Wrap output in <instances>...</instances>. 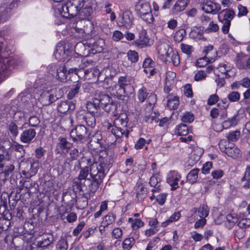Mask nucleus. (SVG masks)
<instances>
[{
  "instance_id": "obj_23",
  "label": "nucleus",
  "mask_w": 250,
  "mask_h": 250,
  "mask_svg": "<svg viewBox=\"0 0 250 250\" xmlns=\"http://www.w3.org/2000/svg\"><path fill=\"white\" fill-rule=\"evenodd\" d=\"M39 100L43 106L49 105L54 102L50 89L43 90L41 94Z\"/></svg>"
},
{
  "instance_id": "obj_40",
  "label": "nucleus",
  "mask_w": 250,
  "mask_h": 250,
  "mask_svg": "<svg viewBox=\"0 0 250 250\" xmlns=\"http://www.w3.org/2000/svg\"><path fill=\"white\" fill-rule=\"evenodd\" d=\"M83 45L84 46L86 45L88 47V48H90V49H88V51L92 54H96L98 53H100L103 51V48L102 46L99 47L98 45V43L96 42H94L93 43H87V42L83 43Z\"/></svg>"
},
{
  "instance_id": "obj_62",
  "label": "nucleus",
  "mask_w": 250,
  "mask_h": 250,
  "mask_svg": "<svg viewBox=\"0 0 250 250\" xmlns=\"http://www.w3.org/2000/svg\"><path fill=\"white\" fill-rule=\"evenodd\" d=\"M67 248L68 244L65 239H62L57 242L56 245L57 250H67Z\"/></svg>"
},
{
  "instance_id": "obj_2",
  "label": "nucleus",
  "mask_w": 250,
  "mask_h": 250,
  "mask_svg": "<svg viewBox=\"0 0 250 250\" xmlns=\"http://www.w3.org/2000/svg\"><path fill=\"white\" fill-rule=\"evenodd\" d=\"M83 0H67L64 3H60L55 9V13L63 18L71 19L80 14Z\"/></svg>"
},
{
  "instance_id": "obj_41",
  "label": "nucleus",
  "mask_w": 250,
  "mask_h": 250,
  "mask_svg": "<svg viewBox=\"0 0 250 250\" xmlns=\"http://www.w3.org/2000/svg\"><path fill=\"white\" fill-rule=\"evenodd\" d=\"M49 89L54 102L61 98L64 95L63 90L62 88L54 87Z\"/></svg>"
},
{
  "instance_id": "obj_14",
  "label": "nucleus",
  "mask_w": 250,
  "mask_h": 250,
  "mask_svg": "<svg viewBox=\"0 0 250 250\" xmlns=\"http://www.w3.org/2000/svg\"><path fill=\"white\" fill-rule=\"evenodd\" d=\"M83 22H84V23H85L86 21L84 20H80L77 21L76 23L75 28L77 33V35H76L75 36L80 39L88 40L89 38H91L92 37V35L90 34V33H91L92 31L91 30V28L92 27L93 25L90 22H89L90 26V31H89L87 30V27H85L84 26H83V28L80 27L81 25L83 23Z\"/></svg>"
},
{
  "instance_id": "obj_6",
  "label": "nucleus",
  "mask_w": 250,
  "mask_h": 250,
  "mask_svg": "<svg viewBox=\"0 0 250 250\" xmlns=\"http://www.w3.org/2000/svg\"><path fill=\"white\" fill-rule=\"evenodd\" d=\"M135 10L138 16L147 24L152 23L154 21V18L149 2L143 0H139L135 5Z\"/></svg>"
},
{
  "instance_id": "obj_15",
  "label": "nucleus",
  "mask_w": 250,
  "mask_h": 250,
  "mask_svg": "<svg viewBox=\"0 0 250 250\" xmlns=\"http://www.w3.org/2000/svg\"><path fill=\"white\" fill-rule=\"evenodd\" d=\"M12 144L9 140H5L0 143V162L10 161Z\"/></svg>"
},
{
  "instance_id": "obj_21",
  "label": "nucleus",
  "mask_w": 250,
  "mask_h": 250,
  "mask_svg": "<svg viewBox=\"0 0 250 250\" xmlns=\"http://www.w3.org/2000/svg\"><path fill=\"white\" fill-rule=\"evenodd\" d=\"M190 2V0H177L170 10L172 15H177L183 11Z\"/></svg>"
},
{
  "instance_id": "obj_57",
  "label": "nucleus",
  "mask_w": 250,
  "mask_h": 250,
  "mask_svg": "<svg viewBox=\"0 0 250 250\" xmlns=\"http://www.w3.org/2000/svg\"><path fill=\"white\" fill-rule=\"evenodd\" d=\"M10 224V222L0 216V233L7 230Z\"/></svg>"
},
{
  "instance_id": "obj_18",
  "label": "nucleus",
  "mask_w": 250,
  "mask_h": 250,
  "mask_svg": "<svg viewBox=\"0 0 250 250\" xmlns=\"http://www.w3.org/2000/svg\"><path fill=\"white\" fill-rule=\"evenodd\" d=\"M36 135V132L34 129H25L20 134V141L23 143L29 144L32 142Z\"/></svg>"
},
{
  "instance_id": "obj_59",
  "label": "nucleus",
  "mask_w": 250,
  "mask_h": 250,
  "mask_svg": "<svg viewBox=\"0 0 250 250\" xmlns=\"http://www.w3.org/2000/svg\"><path fill=\"white\" fill-rule=\"evenodd\" d=\"M227 98L230 102H238L240 99V94L237 91H232L228 95Z\"/></svg>"
},
{
  "instance_id": "obj_53",
  "label": "nucleus",
  "mask_w": 250,
  "mask_h": 250,
  "mask_svg": "<svg viewBox=\"0 0 250 250\" xmlns=\"http://www.w3.org/2000/svg\"><path fill=\"white\" fill-rule=\"evenodd\" d=\"M61 65V64H55L52 63L48 65L47 67V70L49 74H50L52 76L55 77L57 73V71L60 68V66Z\"/></svg>"
},
{
  "instance_id": "obj_43",
  "label": "nucleus",
  "mask_w": 250,
  "mask_h": 250,
  "mask_svg": "<svg viewBox=\"0 0 250 250\" xmlns=\"http://www.w3.org/2000/svg\"><path fill=\"white\" fill-rule=\"evenodd\" d=\"M40 124V119L36 116H32L29 119V123H24L22 127H21L22 129L25 128V125L27 124L29 125V126L31 127H37L39 126Z\"/></svg>"
},
{
  "instance_id": "obj_51",
  "label": "nucleus",
  "mask_w": 250,
  "mask_h": 250,
  "mask_svg": "<svg viewBox=\"0 0 250 250\" xmlns=\"http://www.w3.org/2000/svg\"><path fill=\"white\" fill-rule=\"evenodd\" d=\"M226 219L229 224L230 228H231L238 221V216L235 213L228 214L226 216Z\"/></svg>"
},
{
  "instance_id": "obj_27",
  "label": "nucleus",
  "mask_w": 250,
  "mask_h": 250,
  "mask_svg": "<svg viewBox=\"0 0 250 250\" xmlns=\"http://www.w3.org/2000/svg\"><path fill=\"white\" fill-rule=\"evenodd\" d=\"M100 81L103 82V86L104 89L108 90L111 94L115 96L116 93L114 92V86L117 83L114 82V80L102 77Z\"/></svg>"
},
{
  "instance_id": "obj_35",
  "label": "nucleus",
  "mask_w": 250,
  "mask_h": 250,
  "mask_svg": "<svg viewBox=\"0 0 250 250\" xmlns=\"http://www.w3.org/2000/svg\"><path fill=\"white\" fill-rule=\"evenodd\" d=\"M203 29L202 26H194L191 28L189 36L192 39H201L203 35Z\"/></svg>"
},
{
  "instance_id": "obj_12",
  "label": "nucleus",
  "mask_w": 250,
  "mask_h": 250,
  "mask_svg": "<svg viewBox=\"0 0 250 250\" xmlns=\"http://www.w3.org/2000/svg\"><path fill=\"white\" fill-rule=\"evenodd\" d=\"M73 145V143L69 142L66 137L60 136L58 139L55 151L57 154H66L72 147Z\"/></svg>"
},
{
  "instance_id": "obj_22",
  "label": "nucleus",
  "mask_w": 250,
  "mask_h": 250,
  "mask_svg": "<svg viewBox=\"0 0 250 250\" xmlns=\"http://www.w3.org/2000/svg\"><path fill=\"white\" fill-rule=\"evenodd\" d=\"M133 18L132 13L129 11H124L119 21L120 26H124L126 28H130L133 24Z\"/></svg>"
},
{
  "instance_id": "obj_30",
  "label": "nucleus",
  "mask_w": 250,
  "mask_h": 250,
  "mask_svg": "<svg viewBox=\"0 0 250 250\" xmlns=\"http://www.w3.org/2000/svg\"><path fill=\"white\" fill-rule=\"evenodd\" d=\"M96 99L95 98L93 99L92 102H88L86 104V108L88 112L91 114L95 115L98 111H101V109L98 104H96Z\"/></svg>"
},
{
  "instance_id": "obj_9",
  "label": "nucleus",
  "mask_w": 250,
  "mask_h": 250,
  "mask_svg": "<svg viewBox=\"0 0 250 250\" xmlns=\"http://www.w3.org/2000/svg\"><path fill=\"white\" fill-rule=\"evenodd\" d=\"M220 150L228 156L236 159L240 156V150L233 143L226 140H221L218 144Z\"/></svg>"
},
{
  "instance_id": "obj_55",
  "label": "nucleus",
  "mask_w": 250,
  "mask_h": 250,
  "mask_svg": "<svg viewBox=\"0 0 250 250\" xmlns=\"http://www.w3.org/2000/svg\"><path fill=\"white\" fill-rule=\"evenodd\" d=\"M240 136V132L238 130H235L229 133L227 139L229 142H235L237 141Z\"/></svg>"
},
{
  "instance_id": "obj_34",
  "label": "nucleus",
  "mask_w": 250,
  "mask_h": 250,
  "mask_svg": "<svg viewBox=\"0 0 250 250\" xmlns=\"http://www.w3.org/2000/svg\"><path fill=\"white\" fill-rule=\"evenodd\" d=\"M82 83L81 82H76V83L72 85V88L69 91L67 94V98L69 100H71L78 95Z\"/></svg>"
},
{
  "instance_id": "obj_52",
  "label": "nucleus",
  "mask_w": 250,
  "mask_h": 250,
  "mask_svg": "<svg viewBox=\"0 0 250 250\" xmlns=\"http://www.w3.org/2000/svg\"><path fill=\"white\" fill-rule=\"evenodd\" d=\"M209 213V208L207 205H203L198 210V214L200 218L206 217Z\"/></svg>"
},
{
  "instance_id": "obj_10",
  "label": "nucleus",
  "mask_w": 250,
  "mask_h": 250,
  "mask_svg": "<svg viewBox=\"0 0 250 250\" xmlns=\"http://www.w3.org/2000/svg\"><path fill=\"white\" fill-rule=\"evenodd\" d=\"M4 3L0 6V20L1 22L6 21L12 14L13 8L18 5L17 0H3Z\"/></svg>"
},
{
  "instance_id": "obj_54",
  "label": "nucleus",
  "mask_w": 250,
  "mask_h": 250,
  "mask_svg": "<svg viewBox=\"0 0 250 250\" xmlns=\"http://www.w3.org/2000/svg\"><path fill=\"white\" fill-rule=\"evenodd\" d=\"M127 57L129 61L131 62H137L139 60L138 53L134 50H129L127 53Z\"/></svg>"
},
{
  "instance_id": "obj_11",
  "label": "nucleus",
  "mask_w": 250,
  "mask_h": 250,
  "mask_svg": "<svg viewBox=\"0 0 250 250\" xmlns=\"http://www.w3.org/2000/svg\"><path fill=\"white\" fill-rule=\"evenodd\" d=\"M80 63V56L77 53H74L73 56H70V58L63 64L68 69V73H74L80 77L79 75Z\"/></svg>"
},
{
  "instance_id": "obj_31",
  "label": "nucleus",
  "mask_w": 250,
  "mask_h": 250,
  "mask_svg": "<svg viewBox=\"0 0 250 250\" xmlns=\"http://www.w3.org/2000/svg\"><path fill=\"white\" fill-rule=\"evenodd\" d=\"M223 16V21H229L231 22V21L233 19L235 16V12L231 9L226 8L222 10L218 14V18H220L221 15Z\"/></svg>"
},
{
  "instance_id": "obj_32",
  "label": "nucleus",
  "mask_w": 250,
  "mask_h": 250,
  "mask_svg": "<svg viewBox=\"0 0 250 250\" xmlns=\"http://www.w3.org/2000/svg\"><path fill=\"white\" fill-rule=\"evenodd\" d=\"M167 106L170 109H176L179 105V97L169 95L167 96Z\"/></svg>"
},
{
  "instance_id": "obj_13",
  "label": "nucleus",
  "mask_w": 250,
  "mask_h": 250,
  "mask_svg": "<svg viewBox=\"0 0 250 250\" xmlns=\"http://www.w3.org/2000/svg\"><path fill=\"white\" fill-rule=\"evenodd\" d=\"M9 161H3L0 162V180L4 183L8 179L10 174L15 169L14 162H9Z\"/></svg>"
},
{
  "instance_id": "obj_42",
  "label": "nucleus",
  "mask_w": 250,
  "mask_h": 250,
  "mask_svg": "<svg viewBox=\"0 0 250 250\" xmlns=\"http://www.w3.org/2000/svg\"><path fill=\"white\" fill-rule=\"evenodd\" d=\"M116 219V215L113 213L109 212L104 216L103 218L102 224L104 226H108L112 224Z\"/></svg>"
},
{
  "instance_id": "obj_49",
  "label": "nucleus",
  "mask_w": 250,
  "mask_h": 250,
  "mask_svg": "<svg viewBox=\"0 0 250 250\" xmlns=\"http://www.w3.org/2000/svg\"><path fill=\"white\" fill-rule=\"evenodd\" d=\"M20 193V192L17 190L16 193V195L14 196H13L12 194H10V195H7L9 198V204L10 208L11 209L14 208L17 203V202L20 199L21 196H18L17 195V194H19Z\"/></svg>"
},
{
  "instance_id": "obj_46",
  "label": "nucleus",
  "mask_w": 250,
  "mask_h": 250,
  "mask_svg": "<svg viewBox=\"0 0 250 250\" xmlns=\"http://www.w3.org/2000/svg\"><path fill=\"white\" fill-rule=\"evenodd\" d=\"M84 118L83 121L87 126L91 128H94L96 124L95 115L87 113Z\"/></svg>"
},
{
  "instance_id": "obj_7",
  "label": "nucleus",
  "mask_w": 250,
  "mask_h": 250,
  "mask_svg": "<svg viewBox=\"0 0 250 250\" xmlns=\"http://www.w3.org/2000/svg\"><path fill=\"white\" fill-rule=\"evenodd\" d=\"M70 136L75 143L91 142V133L89 129L83 125H76L70 131Z\"/></svg>"
},
{
  "instance_id": "obj_37",
  "label": "nucleus",
  "mask_w": 250,
  "mask_h": 250,
  "mask_svg": "<svg viewBox=\"0 0 250 250\" xmlns=\"http://www.w3.org/2000/svg\"><path fill=\"white\" fill-rule=\"evenodd\" d=\"M172 48H170L167 44H163L161 45L158 49V53L165 57L166 60L169 57L172 53Z\"/></svg>"
},
{
  "instance_id": "obj_29",
  "label": "nucleus",
  "mask_w": 250,
  "mask_h": 250,
  "mask_svg": "<svg viewBox=\"0 0 250 250\" xmlns=\"http://www.w3.org/2000/svg\"><path fill=\"white\" fill-rule=\"evenodd\" d=\"M199 171L200 169L198 168L191 170L187 175V181L191 185L197 183Z\"/></svg>"
},
{
  "instance_id": "obj_24",
  "label": "nucleus",
  "mask_w": 250,
  "mask_h": 250,
  "mask_svg": "<svg viewBox=\"0 0 250 250\" xmlns=\"http://www.w3.org/2000/svg\"><path fill=\"white\" fill-rule=\"evenodd\" d=\"M83 5L81 8L80 14L85 17L90 16L93 13L92 3L91 0H83L81 6Z\"/></svg>"
},
{
  "instance_id": "obj_16",
  "label": "nucleus",
  "mask_w": 250,
  "mask_h": 250,
  "mask_svg": "<svg viewBox=\"0 0 250 250\" xmlns=\"http://www.w3.org/2000/svg\"><path fill=\"white\" fill-rule=\"evenodd\" d=\"M134 44L141 48L149 46L150 38L147 34V31L142 29L139 32V39L134 42Z\"/></svg>"
},
{
  "instance_id": "obj_38",
  "label": "nucleus",
  "mask_w": 250,
  "mask_h": 250,
  "mask_svg": "<svg viewBox=\"0 0 250 250\" xmlns=\"http://www.w3.org/2000/svg\"><path fill=\"white\" fill-rule=\"evenodd\" d=\"M175 133L178 136H186L189 133V129L187 125L181 124L176 126Z\"/></svg>"
},
{
  "instance_id": "obj_39",
  "label": "nucleus",
  "mask_w": 250,
  "mask_h": 250,
  "mask_svg": "<svg viewBox=\"0 0 250 250\" xmlns=\"http://www.w3.org/2000/svg\"><path fill=\"white\" fill-rule=\"evenodd\" d=\"M245 55L243 53H238L237 54L235 62L236 66L239 69H244L246 68L245 61L244 60Z\"/></svg>"
},
{
  "instance_id": "obj_47",
  "label": "nucleus",
  "mask_w": 250,
  "mask_h": 250,
  "mask_svg": "<svg viewBox=\"0 0 250 250\" xmlns=\"http://www.w3.org/2000/svg\"><path fill=\"white\" fill-rule=\"evenodd\" d=\"M166 61L169 62H172L173 64L177 66L180 63V57L177 53H174L172 51L171 54L169 57H167Z\"/></svg>"
},
{
  "instance_id": "obj_45",
  "label": "nucleus",
  "mask_w": 250,
  "mask_h": 250,
  "mask_svg": "<svg viewBox=\"0 0 250 250\" xmlns=\"http://www.w3.org/2000/svg\"><path fill=\"white\" fill-rule=\"evenodd\" d=\"M148 92L145 86H142L139 89L137 92V98L139 101L141 103H143L146 99L148 97Z\"/></svg>"
},
{
  "instance_id": "obj_17",
  "label": "nucleus",
  "mask_w": 250,
  "mask_h": 250,
  "mask_svg": "<svg viewBox=\"0 0 250 250\" xmlns=\"http://www.w3.org/2000/svg\"><path fill=\"white\" fill-rule=\"evenodd\" d=\"M202 9L207 13L216 14L221 10L220 5L212 0H207L202 4Z\"/></svg>"
},
{
  "instance_id": "obj_5",
  "label": "nucleus",
  "mask_w": 250,
  "mask_h": 250,
  "mask_svg": "<svg viewBox=\"0 0 250 250\" xmlns=\"http://www.w3.org/2000/svg\"><path fill=\"white\" fill-rule=\"evenodd\" d=\"M94 98L96 99V104L106 112H113L116 110L117 104L108 94L101 91L97 92Z\"/></svg>"
},
{
  "instance_id": "obj_33",
  "label": "nucleus",
  "mask_w": 250,
  "mask_h": 250,
  "mask_svg": "<svg viewBox=\"0 0 250 250\" xmlns=\"http://www.w3.org/2000/svg\"><path fill=\"white\" fill-rule=\"evenodd\" d=\"M7 129L11 136L15 139L19 135V127L17 124V121L14 120L10 122L7 125Z\"/></svg>"
},
{
  "instance_id": "obj_56",
  "label": "nucleus",
  "mask_w": 250,
  "mask_h": 250,
  "mask_svg": "<svg viewBox=\"0 0 250 250\" xmlns=\"http://www.w3.org/2000/svg\"><path fill=\"white\" fill-rule=\"evenodd\" d=\"M12 147L13 149H14L15 151L20 153V155L19 157L21 158L24 157L25 154V150L24 149L23 145L17 143L15 145H12Z\"/></svg>"
},
{
  "instance_id": "obj_50",
  "label": "nucleus",
  "mask_w": 250,
  "mask_h": 250,
  "mask_svg": "<svg viewBox=\"0 0 250 250\" xmlns=\"http://www.w3.org/2000/svg\"><path fill=\"white\" fill-rule=\"evenodd\" d=\"M186 35V30L184 29H180L175 32L174 36V40L176 42H180L183 41Z\"/></svg>"
},
{
  "instance_id": "obj_61",
  "label": "nucleus",
  "mask_w": 250,
  "mask_h": 250,
  "mask_svg": "<svg viewBox=\"0 0 250 250\" xmlns=\"http://www.w3.org/2000/svg\"><path fill=\"white\" fill-rule=\"evenodd\" d=\"M104 71L100 72V70L97 68H91V78L97 79V80L100 81L103 75Z\"/></svg>"
},
{
  "instance_id": "obj_1",
  "label": "nucleus",
  "mask_w": 250,
  "mask_h": 250,
  "mask_svg": "<svg viewBox=\"0 0 250 250\" xmlns=\"http://www.w3.org/2000/svg\"><path fill=\"white\" fill-rule=\"evenodd\" d=\"M88 166L82 167L79 162L80 172L77 177L72 181V187L79 191H83V188L87 190L89 194H94L103 182L107 171L111 165L109 157H101L99 163H92L91 159L87 160Z\"/></svg>"
},
{
  "instance_id": "obj_36",
  "label": "nucleus",
  "mask_w": 250,
  "mask_h": 250,
  "mask_svg": "<svg viewBox=\"0 0 250 250\" xmlns=\"http://www.w3.org/2000/svg\"><path fill=\"white\" fill-rule=\"evenodd\" d=\"M215 61V59L212 57H207L206 56L198 59L196 62V66L198 67L206 66L208 63H212Z\"/></svg>"
},
{
  "instance_id": "obj_60",
  "label": "nucleus",
  "mask_w": 250,
  "mask_h": 250,
  "mask_svg": "<svg viewBox=\"0 0 250 250\" xmlns=\"http://www.w3.org/2000/svg\"><path fill=\"white\" fill-rule=\"evenodd\" d=\"M107 209V202L105 201H103L100 205V209L94 213L95 218L99 217L102 214V212Z\"/></svg>"
},
{
  "instance_id": "obj_44",
  "label": "nucleus",
  "mask_w": 250,
  "mask_h": 250,
  "mask_svg": "<svg viewBox=\"0 0 250 250\" xmlns=\"http://www.w3.org/2000/svg\"><path fill=\"white\" fill-rule=\"evenodd\" d=\"M162 181L160 172L153 173L150 178L149 184L151 187L160 185L159 183Z\"/></svg>"
},
{
  "instance_id": "obj_3",
  "label": "nucleus",
  "mask_w": 250,
  "mask_h": 250,
  "mask_svg": "<svg viewBox=\"0 0 250 250\" xmlns=\"http://www.w3.org/2000/svg\"><path fill=\"white\" fill-rule=\"evenodd\" d=\"M128 118L126 114H122L114 121V125L108 123L106 125L107 131L113 135L116 140L121 138L124 135L128 138L129 130L127 128Z\"/></svg>"
},
{
  "instance_id": "obj_63",
  "label": "nucleus",
  "mask_w": 250,
  "mask_h": 250,
  "mask_svg": "<svg viewBox=\"0 0 250 250\" xmlns=\"http://www.w3.org/2000/svg\"><path fill=\"white\" fill-rule=\"evenodd\" d=\"M194 116L193 113L190 112L185 113L182 117L181 120L184 123H190L193 121Z\"/></svg>"
},
{
  "instance_id": "obj_8",
  "label": "nucleus",
  "mask_w": 250,
  "mask_h": 250,
  "mask_svg": "<svg viewBox=\"0 0 250 250\" xmlns=\"http://www.w3.org/2000/svg\"><path fill=\"white\" fill-rule=\"evenodd\" d=\"M74 49V45L69 42H61L57 44L54 52V56L57 60L65 61L66 57L71 56Z\"/></svg>"
},
{
  "instance_id": "obj_26",
  "label": "nucleus",
  "mask_w": 250,
  "mask_h": 250,
  "mask_svg": "<svg viewBox=\"0 0 250 250\" xmlns=\"http://www.w3.org/2000/svg\"><path fill=\"white\" fill-rule=\"evenodd\" d=\"M240 119L237 112L233 117L228 118L222 123V126L224 128H229L231 126H235L239 122Z\"/></svg>"
},
{
  "instance_id": "obj_4",
  "label": "nucleus",
  "mask_w": 250,
  "mask_h": 250,
  "mask_svg": "<svg viewBox=\"0 0 250 250\" xmlns=\"http://www.w3.org/2000/svg\"><path fill=\"white\" fill-rule=\"evenodd\" d=\"M132 81V77L127 75L118 77V82L114 86V92L118 99L121 100L122 97L130 95L134 92V88Z\"/></svg>"
},
{
  "instance_id": "obj_20",
  "label": "nucleus",
  "mask_w": 250,
  "mask_h": 250,
  "mask_svg": "<svg viewBox=\"0 0 250 250\" xmlns=\"http://www.w3.org/2000/svg\"><path fill=\"white\" fill-rule=\"evenodd\" d=\"M75 109V104L73 101H61L58 103L57 110L62 114H65L68 111L71 112Z\"/></svg>"
},
{
  "instance_id": "obj_19",
  "label": "nucleus",
  "mask_w": 250,
  "mask_h": 250,
  "mask_svg": "<svg viewBox=\"0 0 250 250\" xmlns=\"http://www.w3.org/2000/svg\"><path fill=\"white\" fill-rule=\"evenodd\" d=\"M20 184L21 185L19 189V192H21L23 188L28 189L27 192L29 193H36L38 191L39 186L38 184L29 178L25 179L23 182H22V180H21Z\"/></svg>"
},
{
  "instance_id": "obj_48",
  "label": "nucleus",
  "mask_w": 250,
  "mask_h": 250,
  "mask_svg": "<svg viewBox=\"0 0 250 250\" xmlns=\"http://www.w3.org/2000/svg\"><path fill=\"white\" fill-rule=\"evenodd\" d=\"M135 243V240L133 237L125 238L122 243V247L124 250H130Z\"/></svg>"
},
{
  "instance_id": "obj_28",
  "label": "nucleus",
  "mask_w": 250,
  "mask_h": 250,
  "mask_svg": "<svg viewBox=\"0 0 250 250\" xmlns=\"http://www.w3.org/2000/svg\"><path fill=\"white\" fill-rule=\"evenodd\" d=\"M108 133L107 131L101 132V131H96L94 135L91 136V142L93 140L95 142L99 144L100 146L103 145L105 142L104 140V135Z\"/></svg>"
},
{
  "instance_id": "obj_58",
  "label": "nucleus",
  "mask_w": 250,
  "mask_h": 250,
  "mask_svg": "<svg viewBox=\"0 0 250 250\" xmlns=\"http://www.w3.org/2000/svg\"><path fill=\"white\" fill-rule=\"evenodd\" d=\"M69 161L72 162L77 160L79 157L80 152L78 148H74L69 151Z\"/></svg>"
},
{
  "instance_id": "obj_25",
  "label": "nucleus",
  "mask_w": 250,
  "mask_h": 250,
  "mask_svg": "<svg viewBox=\"0 0 250 250\" xmlns=\"http://www.w3.org/2000/svg\"><path fill=\"white\" fill-rule=\"evenodd\" d=\"M70 74L68 73V69L63 64H61L55 77L58 81L62 83H65L68 80V76Z\"/></svg>"
},
{
  "instance_id": "obj_64",
  "label": "nucleus",
  "mask_w": 250,
  "mask_h": 250,
  "mask_svg": "<svg viewBox=\"0 0 250 250\" xmlns=\"http://www.w3.org/2000/svg\"><path fill=\"white\" fill-rule=\"evenodd\" d=\"M147 193V189L142 185L141 186L140 190L137 191L136 197L139 199L143 200L146 198Z\"/></svg>"
}]
</instances>
